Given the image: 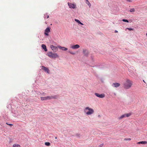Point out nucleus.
Wrapping results in <instances>:
<instances>
[{
    "instance_id": "aec40b11",
    "label": "nucleus",
    "mask_w": 147,
    "mask_h": 147,
    "mask_svg": "<svg viewBox=\"0 0 147 147\" xmlns=\"http://www.w3.org/2000/svg\"><path fill=\"white\" fill-rule=\"evenodd\" d=\"M45 145L49 146L50 145V143L49 142H46L45 143Z\"/></svg>"
},
{
    "instance_id": "4468645a",
    "label": "nucleus",
    "mask_w": 147,
    "mask_h": 147,
    "mask_svg": "<svg viewBox=\"0 0 147 147\" xmlns=\"http://www.w3.org/2000/svg\"><path fill=\"white\" fill-rule=\"evenodd\" d=\"M137 143L138 144H147V142H146V141H141V142H138Z\"/></svg>"
},
{
    "instance_id": "c9c22d12",
    "label": "nucleus",
    "mask_w": 147,
    "mask_h": 147,
    "mask_svg": "<svg viewBox=\"0 0 147 147\" xmlns=\"http://www.w3.org/2000/svg\"><path fill=\"white\" fill-rule=\"evenodd\" d=\"M6 124H7V125H8V124H8V123H6Z\"/></svg>"
},
{
    "instance_id": "7ed1b4c3",
    "label": "nucleus",
    "mask_w": 147,
    "mask_h": 147,
    "mask_svg": "<svg viewBox=\"0 0 147 147\" xmlns=\"http://www.w3.org/2000/svg\"><path fill=\"white\" fill-rule=\"evenodd\" d=\"M47 55L51 58H58L59 56L56 53H53L52 52H49L47 53Z\"/></svg>"
},
{
    "instance_id": "a878e982",
    "label": "nucleus",
    "mask_w": 147,
    "mask_h": 147,
    "mask_svg": "<svg viewBox=\"0 0 147 147\" xmlns=\"http://www.w3.org/2000/svg\"><path fill=\"white\" fill-rule=\"evenodd\" d=\"M127 29L128 30L130 31L132 30H133V29L131 28H127Z\"/></svg>"
},
{
    "instance_id": "f03ea898",
    "label": "nucleus",
    "mask_w": 147,
    "mask_h": 147,
    "mask_svg": "<svg viewBox=\"0 0 147 147\" xmlns=\"http://www.w3.org/2000/svg\"><path fill=\"white\" fill-rule=\"evenodd\" d=\"M84 112L87 115H90L94 113V111L93 109L87 107L84 109Z\"/></svg>"
},
{
    "instance_id": "9b49d317",
    "label": "nucleus",
    "mask_w": 147,
    "mask_h": 147,
    "mask_svg": "<svg viewBox=\"0 0 147 147\" xmlns=\"http://www.w3.org/2000/svg\"><path fill=\"white\" fill-rule=\"evenodd\" d=\"M83 53L85 55H87L88 54V51L86 49H83Z\"/></svg>"
},
{
    "instance_id": "ddd939ff",
    "label": "nucleus",
    "mask_w": 147,
    "mask_h": 147,
    "mask_svg": "<svg viewBox=\"0 0 147 147\" xmlns=\"http://www.w3.org/2000/svg\"><path fill=\"white\" fill-rule=\"evenodd\" d=\"M42 47L43 49H44L45 51H47V49L46 48V47L45 45L44 44L42 45Z\"/></svg>"
},
{
    "instance_id": "dca6fc26",
    "label": "nucleus",
    "mask_w": 147,
    "mask_h": 147,
    "mask_svg": "<svg viewBox=\"0 0 147 147\" xmlns=\"http://www.w3.org/2000/svg\"><path fill=\"white\" fill-rule=\"evenodd\" d=\"M75 20L76 22H77L79 24L82 25H83V24L82 23H81L79 20L76 19Z\"/></svg>"
},
{
    "instance_id": "7c9ffc66",
    "label": "nucleus",
    "mask_w": 147,
    "mask_h": 147,
    "mask_svg": "<svg viewBox=\"0 0 147 147\" xmlns=\"http://www.w3.org/2000/svg\"><path fill=\"white\" fill-rule=\"evenodd\" d=\"M127 1L129 2H131L132 1V0H126Z\"/></svg>"
},
{
    "instance_id": "f8f14e48",
    "label": "nucleus",
    "mask_w": 147,
    "mask_h": 147,
    "mask_svg": "<svg viewBox=\"0 0 147 147\" xmlns=\"http://www.w3.org/2000/svg\"><path fill=\"white\" fill-rule=\"evenodd\" d=\"M50 99H56L57 98V95L51 96H50Z\"/></svg>"
},
{
    "instance_id": "a211bd4d",
    "label": "nucleus",
    "mask_w": 147,
    "mask_h": 147,
    "mask_svg": "<svg viewBox=\"0 0 147 147\" xmlns=\"http://www.w3.org/2000/svg\"><path fill=\"white\" fill-rule=\"evenodd\" d=\"M13 147H20L19 145L17 144H14L13 146Z\"/></svg>"
},
{
    "instance_id": "58836bf2",
    "label": "nucleus",
    "mask_w": 147,
    "mask_h": 147,
    "mask_svg": "<svg viewBox=\"0 0 147 147\" xmlns=\"http://www.w3.org/2000/svg\"><path fill=\"white\" fill-rule=\"evenodd\" d=\"M146 35L147 36V33L146 34Z\"/></svg>"
},
{
    "instance_id": "2f4dec72",
    "label": "nucleus",
    "mask_w": 147,
    "mask_h": 147,
    "mask_svg": "<svg viewBox=\"0 0 147 147\" xmlns=\"http://www.w3.org/2000/svg\"><path fill=\"white\" fill-rule=\"evenodd\" d=\"M13 125L12 124H9V125L10 126H12Z\"/></svg>"
},
{
    "instance_id": "4be33fe9",
    "label": "nucleus",
    "mask_w": 147,
    "mask_h": 147,
    "mask_svg": "<svg viewBox=\"0 0 147 147\" xmlns=\"http://www.w3.org/2000/svg\"><path fill=\"white\" fill-rule=\"evenodd\" d=\"M61 49L64 51H66L67 50V49L65 47H62Z\"/></svg>"
},
{
    "instance_id": "f704fd0d",
    "label": "nucleus",
    "mask_w": 147,
    "mask_h": 147,
    "mask_svg": "<svg viewBox=\"0 0 147 147\" xmlns=\"http://www.w3.org/2000/svg\"><path fill=\"white\" fill-rule=\"evenodd\" d=\"M100 117V115H98V117Z\"/></svg>"
},
{
    "instance_id": "f3484780",
    "label": "nucleus",
    "mask_w": 147,
    "mask_h": 147,
    "mask_svg": "<svg viewBox=\"0 0 147 147\" xmlns=\"http://www.w3.org/2000/svg\"><path fill=\"white\" fill-rule=\"evenodd\" d=\"M125 117V114L119 117V119H122L123 118H124Z\"/></svg>"
},
{
    "instance_id": "c85d7f7f",
    "label": "nucleus",
    "mask_w": 147,
    "mask_h": 147,
    "mask_svg": "<svg viewBox=\"0 0 147 147\" xmlns=\"http://www.w3.org/2000/svg\"><path fill=\"white\" fill-rule=\"evenodd\" d=\"M103 145H104L103 144H102L100 145L99 146H100V147H102L103 146Z\"/></svg>"
},
{
    "instance_id": "9d476101",
    "label": "nucleus",
    "mask_w": 147,
    "mask_h": 147,
    "mask_svg": "<svg viewBox=\"0 0 147 147\" xmlns=\"http://www.w3.org/2000/svg\"><path fill=\"white\" fill-rule=\"evenodd\" d=\"M80 47V46L78 45H73L71 46V48L73 49H78Z\"/></svg>"
},
{
    "instance_id": "bb28decb",
    "label": "nucleus",
    "mask_w": 147,
    "mask_h": 147,
    "mask_svg": "<svg viewBox=\"0 0 147 147\" xmlns=\"http://www.w3.org/2000/svg\"><path fill=\"white\" fill-rule=\"evenodd\" d=\"M57 47V48H58L60 49H62V47L60 46H58Z\"/></svg>"
},
{
    "instance_id": "412c9836",
    "label": "nucleus",
    "mask_w": 147,
    "mask_h": 147,
    "mask_svg": "<svg viewBox=\"0 0 147 147\" xmlns=\"http://www.w3.org/2000/svg\"><path fill=\"white\" fill-rule=\"evenodd\" d=\"M125 117H128L131 115V114L130 113H127V114H125Z\"/></svg>"
},
{
    "instance_id": "f257e3e1",
    "label": "nucleus",
    "mask_w": 147,
    "mask_h": 147,
    "mask_svg": "<svg viewBox=\"0 0 147 147\" xmlns=\"http://www.w3.org/2000/svg\"><path fill=\"white\" fill-rule=\"evenodd\" d=\"M133 85V82L129 79H127L124 83V88L128 89L130 88Z\"/></svg>"
},
{
    "instance_id": "e433bc0d",
    "label": "nucleus",
    "mask_w": 147,
    "mask_h": 147,
    "mask_svg": "<svg viewBox=\"0 0 147 147\" xmlns=\"http://www.w3.org/2000/svg\"><path fill=\"white\" fill-rule=\"evenodd\" d=\"M55 139H57V137H55Z\"/></svg>"
},
{
    "instance_id": "2eb2a0df",
    "label": "nucleus",
    "mask_w": 147,
    "mask_h": 147,
    "mask_svg": "<svg viewBox=\"0 0 147 147\" xmlns=\"http://www.w3.org/2000/svg\"><path fill=\"white\" fill-rule=\"evenodd\" d=\"M50 32V28L49 27H47L46 28L45 30V32L47 33H49Z\"/></svg>"
},
{
    "instance_id": "423d86ee",
    "label": "nucleus",
    "mask_w": 147,
    "mask_h": 147,
    "mask_svg": "<svg viewBox=\"0 0 147 147\" xmlns=\"http://www.w3.org/2000/svg\"><path fill=\"white\" fill-rule=\"evenodd\" d=\"M41 69L44 70L45 71L47 72L48 73H49V69L45 66H41Z\"/></svg>"
},
{
    "instance_id": "1a4fd4ad",
    "label": "nucleus",
    "mask_w": 147,
    "mask_h": 147,
    "mask_svg": "<svg viewBox=\"0 0 147 147\" xmlns=\"http://www.w3.org/2000/svg\"><path fill=\"white\" fill-rule=\"evenodd\" d=\"M41 100H50V96H47L45 97H40Z\"/></svg>"
},
{
    "instance_id": "393cba45",
    "label": "nucleus",
    "mask_w": 147,
    "mask_h": 147,
    "mask_svg": "<svg viewBox=\"0 0 147 147\" xmlns=\"http://www.w3.org/2000/svg\"><path fill=\"white\" fill-rule=\"evenodd\" d=\"M124 140H131V138H125Z\"/></svg>"
},
{
    "instance_id": "6ab92c4d",
    "label": "nucleus",
    "mask_w": 147,
    "mask_h": 147,
    "mask_svg": "<svg viewBox=\"0 0 147 147\" xmlns=\"http://www.w3.org/2000/svg\"><path fill=\"white\" fill-rule=\"evenodd\" d=\"M86 3L89 5V7H90L91 6L90 3L89 2L88 0H86Z\"/></svg>"
},
{
    "instance_id": "4c0bfd02",
    "label": "nucleus",
    "mask_w": 147,
    "mask_h": 147,
    "mask_svg": "<svg viewBox=\"0 0 147 147\" xmlns=\"http://www.w3.org/2000/svg\"><path fill=\"white\" fill-rule=\"evenodd\" d=\"M143 82H145L144 81V80H143Z\"/></svg>"
},
{
    "instance_id": "39448f33",
    "label": "nucleus",
    "mask_w": 147,
    "mask_h": 147,
    "mask_svg": "<svg viewBox=\"0 0 147 147\" xmlns=\"http://www.w3.org/2000/svg\"><path fill=\"white\" fill-rule=\"evenodd\" d=\"M95 95L97 97L100 98H103L105 97V95L104 94H99L98 93H95Z\"/></svg>"
},
{
    "instance_id": "5701e85b",
    "label": "nucleus",
    "mask_w": 147,
    "mask_h": 147,
    "mask_svg": "<svg viewBox=\"0 0 147 147\" xmlns=\"http://www.w3.org/2000/svg\"><path fill=\"white\" fill-rule=\"evenodd\" d=\"M130 11L131 12H134L135 11V9L134 8H132L130 9Z\"/></svg>"
},
{
    "instance_id": "20e7f679",
    "label": "nucleus",
    "mask_w": 147,
    "mask_h": 147,
    "mask_svg": "<svg viewBox=\"0 0 147 147\" xmlns=\"http://www.w3.org/2000/svg\"><path fill=\"white\" fill-rule=\"evenodd\" d=\"M68 5L70 8L75 9L76 8V5L70 3H68Z\"/></svg>"
},
{
    "instance_id": "6e6552de",
    "label": "nucleus",
    "mask_w": 147,
    "mask_h": 147,
    "mask_svg": "<svg viewBox=\"0 0 147 147\" xmlns=\"http://www.w3.org/2000/svg\"><path fill=\"white\" fill-rule=\"evenodd\" d=\"M112 85L113 87L117 88L120 86V84L119 83H113Z\"/></svg>"
},
{
    "instance_id": "0eeeda50",
    "label": "nucleus",
    "mask_w": 147,
    "mask_h": 147,
    "mask_svg": "<svg viewBox=\"0 0 147 147\" xmlns=\"http://www.w3.org/2000/svg\"><path fill=\"white\" fill-rule=\"evenodd\" d=\"M50 48L53 51L55 52H56L58 51L57 47L54 46L53 45H51L50 46Z\"/></svg>"
},
{
    "instance_id": "b1692460",
    "label": "nucleus",
    "mask_w": 147,
    "mask_h": 147,
    "mask_svg": "<svg viewBox=\"0 0 147 147\" xmlns=\"http://www.w3.org/2000/svg\"><path fill=\"white\" fill-rule=\"evenodd\" d=\"M122 21H123V22H128V20H125V19H123L122 20Z\"/></svg>"
},
{
    "instance_id": "473e14b6",
    "label": "nucleus",
    "mask_w": 147,
    "mask_h": 147,
    "mask_svg": "<svg viewBox=\"0 0 147 147\" xmlns=\"http://www.w3.org/2000/svg\"><path fill=\"white\" fill-rule=\"evenodd\" d=\"M115 32H117L118 31H117V30H115Z\"/></svg>"
},
{
    "instance_id": "72a5a7b5",
    "label": "nucleus",
    "mask_w": 147,
    "mask_h": 147,
    "mask_svg": "<svg viewBox=\"0 0 147 147\" xmlns=\"http://www.w3.org/2000/svg\"><path fill=\"white\" fill-rule=\"evenodd\" d=\"M49 18V16H47V18Z\"/></svg>"
},
{
    "instance_id": "c756f323",
    "label": "nucleus",
    "mask_w": 147,
    "mask_h": 147,
    "mask_svg": "<svg viewBox=\"0 0 147 147\" xmlns=\"http://www.w3.org/2000/svg\"><path fill=\"white\" fill-rule=\"evenodd\" d=\"M45 34L47 36H48V35H49V34H48V33H47L46 32H45Z\"/></svg>"
},
{
    "instance_id": "cd10ccee",
    "label": "nucleus",
    "mask_w": 147,
    "mask_h": 147,
    "mask_svg": "<svg viewBox=\"0 0 147 147\" xmlns=\"http://www.w3.org/2000/svg\"><path fill=\"white\" fill-rule=\"evenodd\" d=\"M69 52L71 54H72V55H74L75 54V53L74 52H71V51H69Z\"/></svg>"
}]
</instances>
